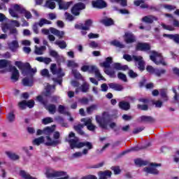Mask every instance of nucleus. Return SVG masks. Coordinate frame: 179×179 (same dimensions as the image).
Returning <instances> with one entry per match:
<instances>
[{
    "label": "nucleus",
    "instance_id": "f257e3e1",
    "mask_svg": "<svg viewBox=\"0 0 179 179\" xmlns=\"http://www.w3.org/2000/svg\"><path fill=\"white\" fill-rule=\"evenodd\" d=\"M66 142H68L70 145L71 149H80V148H84L86 146L88 149H84L83 150V155H87L90 149H93V144L89 141L80 142L79 138L75 136V133L71 132L69 136L66 138Z\"/></svg>",
    "mask_w": 179,
    "mask_h": 179
},
{
    "label": "nucleus",
    "instance_id": "f03ea898",
    "mask_svg": "<svg viewBox=\"0 0 179 179\" xmlns=\"http://www.w3.org/2000/svg\"><path fill=\"white\" fill-rule=\"evenodd\" d=\"M55 90V85H48L46 86L45 92H43L42 95H39L36 97L37 101L41 103V104H43L46 110L49 111L50 114H55V113H57V106H55V105L52 103L47 106V104L48 103V101L47 99H45L44 96H45V97L51 96L52 93H54Z\"/></svg>",
    "mask_w": 179,
    "mask_h": 179
},
{
    "label": "nucleus",
    "instance_id": "7ed1b4c3",
    "mask_svg": "<svg viewBox=\"0 0 179 179\" xmlns=\"http://www.w3.org/2000/svg\"><path fill=\"white\" fill-rule=\"evenodd\" d=\"M96 121L102 129H108V125L111 129H114L116 125L115 122H111V116L108 112H103L102 115H96Z\"/></svg>",
    "mask_w": 179,
    "mask_h": 179
},
{
    "label": "nucleus",
    "instance_id": "20e7f679",
    "mask_svg": "<svg viewBox=\"0 0 179 179\" xmlns=\"http://www.w3.org/2000/svg\"><path fill=\"white\" fill-rule=\"evenodd\" d=\"M50 72L57 78H54L52 80L55 83L62 85V78L65 76V73L62 71L61 66H57V64H52L50 65Z\"/></svg>",
    "mask_w": 179,
    "mask_h": 179
},
{
    "label": "nucleus",
    "instance_id": "39448f33",
    "mask_svg": "<svg viewBox=\"0 0 179 179\" xmlns=\"http://www.w3.org/2000/svg\"><path fill=\"white\" fill-rule=\"evenodd\" d=\"M55 2H57L59 9L64 10H66L73 3L72 1L65 2L62 0H47L44 6L49 9H55Z\"/></svg>",
    "mask_w": 179,
    "mask_h": 179
},
{
    "label": "nucleus",
    "instance_id": "423d86ee",
    "mask_svg": "<svg viewBox=\"0 0 179 179\" xmlns=\"http://www.w3.org/2000/svg\"><path fill=\"white\" fill-rule=\"evenodd\" d=\"M15 66H17L20 71H22V74L24 76L28 75L27 72H29L31 75H33V73H36V72H37V69H31V66H30L29 63L23 64L22 62L16 61L15 62Z\"/></svg>",
    "mask_w": 179,
    "mask_h": 179
},
{
    "label": "nucleus",
    "instance_id": "0eeeda50",
    "mask_svg": "<svg viewBox=\"0 0 179 179\" xmlns=\"http://www.w3.org/2000/svg\"><path fill=\"white\" fill-rule=\"evenodd\" d=\"M123 58L124 59H126V61H128V62H131V61L134 59L135 62H137V64L136 63V65L140 71L145 70V62H143V57H142V56L124 55Z\"/></svg>",
    "mask_w": 179,
    "mask_h": 179
},
{
    "label": "nucleus",
    "instance_id": "6e6552de",
    "mask_svg": "<svg viewBox=\"0 0 179 179\" xmlns=\"http://www.w3.org/2000/svg\"><path fill=\"white\" fill-rule=\"evenodd\" d=\"M83 72H90V73H94L96 78L100 79V80H104V77L100 73V71L96 66H87L85 65L81 67Z\"/></svg>",
    "mask_w": 179,
    "mask_h": 179
},
{
    "label": "nucleus",
    "instance_id": "1a4fd4ad",
    "mask_svg": "<svg viewBox=\"0 0 179 179\" xmlns=\"http://www.w3.org/2000/svg\"><path fill=\"white\" fill-rule=\"evenodd\" d=\"M59 136H61V135L58 131H56L53 134L54 140H52L50 136H46L47 142L45 143L46 146H57V145H60L61 139H59Z\"/></svg>",
    "mask_w": 179,
    "mask_h": 179
},
{
    "label": "nucleus",
    "instance_id": "9d476101",
    "mask_svg": "<svg viewBox=\"0 0 179 179\" xmlns=\"http://www.w3.org/2000/svg\"><path fill=\"white\" fill-rule=\"evenodd\" d=\"M151 55L150 56V58L152 62L156 64L157 65H159V64H162L164 66L167 65L166 64V62H164V59H163V56H162V54L156 52V51H152Z\"/></svg>",
    "mask_w": 179,
    "mask_h": 179
},
{
    "label": "nucleus",
    "instance_id": "9b49d317",
    "mask_svg": "<svg viewBox=\"0 0 179 179\" xmlns=\"http://www.w3.org/2000/svg\"><path fill=\"white\" fill-rule=\"evenodd\" d=\"M14 9L15 10H17L20 13H22V15H24V17L27 19H31V17H33L31 13L24 8L22 5L14 4Z\"/></svg>",
    "mask_w": 179,
    "mask_h": 179
},
{
    "label": "nucleus",
    "instance_id": "f8f14e48",
    "mask_svg": "<svg viewBox=\"0 0 179 179\" xmlns=\"http://www.w3.org/2000/svg\"><path fill=\"white\" fill-rule=\"evenodd\" d=\"M93 21L92 20H87L85 24H77L75 25L76 29H79L80 30H90V27H92V24Z\"/></svg>",
    "mask_w": 179,
    "mask_h": 179
},
{
    "label": "nucleus",
    "instance_id": "ddd939ff",
    "mask_svg": "<svg viewBox=\"0 0 179 179\" xmlns=\"http://www.w3.org/2000/svg\"><path fill=\"white\" fill-rule=\"evenodd\" d=\"M86 8V6H85L83 3H78L74 5V6L71 9V12L73 15H75L76 16H78L80 13V10L83 9H85Z\"/></svg>",
    "mask_w": 179,
    "mask_h": 179
},
{
    "label": "nucleus",
    "instance_id": "4468645a",
    "mask_svg": "<svg viewBox=\"0 0 179 179\" xmlns=\"http://www.w3.org/2000/svg\"><path fill=\"white\" fill-rule=\"evenodd\" d=\"M157 166H162V164H150V167H145L144 168V171L145 173H149L150 174H159V171L156 169L155 167H157Z\"/></svg>",
    "mask_w": 179,
    "mask_h": 179
},
{
    "label": "nucleus",
    "instance_id": "2eb2a0df",
    "mask_svg": "<svg viewBox=\"0 0 179 179\" xmlns=\"http://www.w3.org/2000/svg\"><path fill=\"white\" fill-rule=\"evenodd\" d=\"M10 71L12 72L11 80L13 82H17L19 80V70L15 66H10Z\"/></svg>",
    "mask_w": 179,
    "mask_h": 179
},
{
    "label": "nucleus",
    "instance_id": "dca6fc26",
    "mask_svg": "<svg viewBox=\"0 0 179 179\" xmlns=\"http://www.w3.org/2000/svg\"><path fill=\"white\" fill-rule=\"evenodd\" d=\"M81 122L85 123V125L87 127L89 131H94V129H96V126L92 124V119L90 118L81 119Z\"/></svg>",
    "mask_w": 179,
    "mask_h": 179
},
{
    "label": "nucleus",
    "instance_id": "f3484780",
    "mask_svg": "<svg viewBox=\"0 0 179 179\" xmlns=\"http://www.w3.org/2000/svg\"><path fill=\"white\" fill-rule=\"evenodd\" d=\"M92 3L93 8H97L98 9H103L107 6V3L103 0L92 1Z\"/></svg>",
    "mask_w": 179,
    "mask_h": 179
},
{
    "label": "nucleus",
    "instance_id": "a211bd4d",
    "mask_svg": "<svg viewBox=\"0 0 179 179\" xmlns=\"http://www.w3.org/2000/svg\"><path fill=\"white\" fill-rule=\"evenodd\" d=\"M136 48L138 51H149L150 50V45L146 43H138Z\"/></svg>",
    "mask_w": 179,
    "mask_h": 179
},
{
    "label": "nucleus",
    "instance_id": "6ab92c4d",
    "mask_svg": "<svg viewBox=\"0 0 179 179\" xmlns=\"http://www.w3.org/2000/svg\"><path fill=\"white\" fill-rule=\"evenodd\" d=\"M50 57H53V58H55V59H56L57 62H64V57L59 55L58 52L55 50H50Z\"/></svg>",
    "mask_w": 179,
    "mask_h": 179
},
{
    "label": "nucleus",
    "instance_id": "aec40b11",
    "mask_svg": "<svg viewBox=\"0 0 179 179\" xmlns=\"http://www.w3.org/2000/svg\"><path fill=\"white\" fill-rule=\"evenodd\" d=\"M124 41L127 44H131V43H134L135 36L131 32H126L124 34Z\"/></svg>",
    "mask_w": 179,
    "mask_h": 179
},
{
    "label": "nucleus",
    "instance_id": "412c9836",
    "mask_svg": "<svg viewBox=\"0 0 179 179\" xmlns=\"http://www.w3.org/2000/svg\"><path fill=\"white\" fill-rule=\"evenodd\" d=\"M50 31L52 33V34H54V36H57L59 38H62L64 36H65V32L63 31H59L55 28L50 27Z\"/></svg>",
    "mask_w": 179,
    "mask_h": 179
},
{
    "label": "nucleus",
    "instance_id": "4be33fe9",
    "mask_svg": "<svg viewBox=\"0 0 179 179\" xmlns=\"http://www.w3.org/2000/svg\"><path fill=\"white\" fill-rule=\"evenodd\" d=\"M79 92H83V93H87L89 92V84L85 82L79 88H76V93L78 94Z\"/></svg>",
    "mask_w": 179,
    "mask_h": 179
},
{
    "label": "nucleus",
    "instance_id": "5701e85b",
    "mask_svg": "<svg viewBox=\"0 0 179 179\" xmlns=\"http://www.w3.org/2000/svg\"><path fill=\"white\" fill-rule=\"evenodd\" d=\"M108 86L110 89L116 90L117 92H122V90H124V86L117 83H111L108 84Z\"/></svg>",
    "mask_w": 179,
    "mask_h": 179
},
{
    "label": "nucleus",
    "instance_id": "b1692460",
    "mask_svg": "<svg viewBox=\"0 0 179 179\" xmlns=\"http://www.w3.org/2000/svg\"><path fill=\"white\" fill-rule=\"evenodd\" d=\"M111 171H104L99 172V179H107L111 177Z\"/></svg>",
    "mask_w": 179,
    "mask_h": 179
},
{
    "label": "nucleus",
    "instance_id": "393cba45",
    "mask_svg": "<svg viewBox=\"0 0 179 179\" xmlns=\"http://www.w3.org/2000/svg\"><path fill=\"white\" fill-rule=\"evenodd\" d=\"M34 83V81L33 80V76H31L29 78H24V79H22V85L24 86H33V83Z\"/></svg>",
    "mask_w": 179,
    "mask_h": 179
},
{
    "label": "nucleus",
    "instance_id": "a878e982",
    "mask_svg": "<svg viewBox=\"0 0 179 179\" xmlns=\"http://www.w3.org/2000/svg\"><path fill=\"white\" fill-rule=\"evenodd\" d=\"M142 20L145 23L152 24L155 20H157V19L154 15H146L142 18Z\"/></svg>",
    "mask_w": 179,
    "mask_h": 179
},
{
    "label": "nucleus",
    "instance_id": "bb28decb",
    "mask_svg": "<svg viewBox=\"0 0 179 179\" xmlns=\"http://www.w3.org/2000/svg\"><path fill=\"white\" fill-rule=\"evenodd\" d=\"M8 47L13 52H16V50L19 48V42L17 41H13L11 43L8 44Z\"/></svg>",
    "mask_w": 179,
    "mask_h": 179
},
{
    "label": "nucleus",
    "instance_id": "cd10ccee",
    "mask_svg": "<svg viewBox=\"0 0 179 179\" xmlns=\"http://www.w3.org/2000/svg\"><path fill=\"white\" fill-rule=\"evenodd\" d=\"M119 107L122 110L128 111V110H129V108H131V105L129 104V102L122 101L119 103Z\"/></svg>",
    "mask_w": 179,
    "mask_h": 179
},
{
    "label": "nucleus",
    "instance_id": "c85d7f7f",
    "mask_svg": "<svg viewBox=\"0 0 179 179\" xmlns=\"http://www.w3.org/2000/svg\"><path fill=\"white\" fill-rule=\"evenodd\" d=\"M46 50H47V48L45 46H41V47L35 46L34 52L36 55H43V54H44V52Z\"/></svg>",
    "mask_w": 179,
    "mask_h": 179
},
{
    "label": "nucleus",
    "instance_id": "c756f323",
    "mask_svg": "<svg viewBox=\"0 0 179 179\" xmlns=\"http://www.w3.org/2000/svg\"><path fill=\"white\" fill-rule=\"evenodd\" d=\"M164 37H168V38H170L171 40H173V41H175V43H176L177 44H179V34H164Z\"/></svg>",
    "mask_w": 179,
    "mask_h": 179
},
{
    "label": "nucleus",
    "instance_id": "7c9ffc66",
    "mask_svg": "<svg viewBox=\"0 0 179 179\" xmlns=\"http://www.w3.org/2000/svg\"><path fill=\"white\" fill-rule=\"evenodd\" d=\"M36 61L43 62L46 65H48L52 60L50 57H38L36 58Z\"/></svg>",
    "mask_w": 179,
    "mask_h": 179
},
{
    "label": "nucleus",
    "instance_id": "2f4dec72",
    "mask_svg": "<svg viewBox=\"0 0 179 179\" xmlns=\"http://www.w3.org/2000/svg\"><path fill=\"white\" fill-rule=\"evenodd\" d=\"M113 66L114 69H116L117 71H127V69H128V66H122L120 63H115Z\"/></svg>",
    "mask_w": 179,
    "mask_h": 179
},
{
    "label": "nucleus",
    "instance_id": "473e14b6",
    "mask_svg": "<svg viewBox=\"0 0 179 179\" xmlns=\"http://www.w3.org/2000/svg\"><path fill=\"white\" fill-rule=\"evenodd\" d=\"M5 154L11 160H19V159H20L19 155L10 152V151H6Z\"/></svg>",
    "mask_w": 179,
    "mask_h": 179
},
{
    "label": "nucleus",
    "instance_id": "72a5a7b5",
    "mask_svg": "<svg viewBox=\"0 0 179 179\" xmlns=\"http://www.w3.org/2000/svg\"><path fill=\"white\" fill-rule=\"evenodd\" d=\"M101 23L105 26H112L114 24V21L111 18H105L101 20Z\"/></svg>",
    "mask_w": 179,
    "mask_h": 179
},
{
    "label": "nucleus",
    "instance_id": "f704fd0d",
    "mask_svg": "<svg viewBox=\"0 0 179 179\" xmlns=\"http://www.w3.org/2000/svg\"><path fill=\"white\" fill-rule=\"evenodd\" d=\"M15 5L13 6V8H10L8 10L9 13L10 15V16H12L13 17H15V19H19V15L17 14V10H15L14 8Z\"/></svg>",
    "mask_w": 179,
    "mask_h": 179
},
{
    "label": "nucleus",
    "instance_id": "c9c22d12",
    "mask_svg": "<svg viewBox=\"0 0 179 179\" xmlns=\"http://www.w3.org/2000/svg\"><path fill=\"white\" fill-rule=\"evenodd\" d=\"M140 118L143 122H155V119H153V117L150 116L143 115V116H141Z\"/></svg>",
    "mask_w": 179,
    "mask_h": 179
},
{
    "label": "nucleus",
    "instance_id": "e433bc0d",
    "mask_svg": "<svg viewBox=\"0 0 179 179\" xmlns=\"http://www.w3.org/2000/svg\"><path fill=\"white\" fill-rule=\"evenodd\" d=\"M55 44L58 45L62 50H65L66 47V42H65V41H56Z\"/></svg>",
    "mask_w": 179,
    "mask_h": 179
},
{
    "label": "nucleus",
    "instance_id": "4c0bfd02",
    "mask_svg": "<svg viewBox=\"0 0 179 179\" xmlns=\"http://www.w3.org/2000/svg\"><path fill=\"white\" fill-rule=\"evenodd\" d=\"M51 21L45 19V18H41L40 21L38 22V26L40 27H43L44 24H51Z\"/></svg>",
    "mask_w": 179,
    "mask_h": 179
},
{
    "label": "nucleus",
    "instance_id": "58836bf2",
    "mask_svg": "<svg viewBox=\"0 0 179 179\" xmlns=\"http://www.w3.org/2000/svg\"><path fill=\"white\" fill-rule=\"evenodd\" d=\"M165 16H166V17H170V20H173V24L175 27H179V21L174 19V17H173L171 14H165Z\"/></svg>",
    "mask_w": 179,
    "mask_h": 179
},
{
    "label": "nucleus",
    "instance_id": "ea45409f",
    "mask_svg": "<svg viewBox=\"0 0 179 179\" xmlns=\"http://www.w3.org/2000/svg\"><path fill=\"white\" fill-rule=\"evenodd\" d=\"M41 143H44V137L41 136L38 138H35L33 141V145H36L37 146L41 145Z\"/></svg>",
    "mask_w": 179,
    "mask_h": 179
},
{
    "label": "nucleus",
    "instance_id": "a19ab883",
    "mask_svg": "<svg viewBox=\"0 0 179 179\" xmlns=\"http://www.w3.org/2000/svg\"><path fill=\"white\" fill-rule=\"evenodd\" d=\"M8 65H10V61H8L6 59L0 60V69H2V68H6Z\"/></svg>",
    "mask_w": 179,
    "mask_h": 179
},
{
    "label": "nucleus",
    "instance_id": "79ce46f5",
    "mask_svg": "<svg viewBox=\"0 0 179 179\" xmlns=\"http://www.w3.org/2000/svg\"><path fill=\"white\" fill-rule=\"evenodd\" d=\"M134 5H136V6H141L143 9L148 8V4L143 3V1H134Z\"/></svg>",
    "mask_w": 179,
    "mask_h": 179
},
{
    "label": "nucleus",
    "instance_id": "37998d69",
    "mask_svg": "<svg viewBox=\"0 0 179 179\" xmlns=\"http://www.w3.org/2000/svg\"><path fill=\"white\" fill-rule=\"evenodd\" d=\"M85 123L84 124H80L77 126H74V129L76 131H77V132H78V134H80V135H83V131H82V129L83 128V127H85Z\"/></svg>",
    "mask_w": 179,
    "mask_h": 179
},
{
    "label": "nucleus",
    "instance_id": "c03bdc74",
    "mask_svg": "<svg viewBox=\"0 0 179 179\" xmlns=\"http://www.w3.org/2000/svg\"><path fill=\"white\" fill-rule=\"evenodd\" d=\"M166 73V69H155V73L156 76L160 77L162 75H164Z\"/></svg>",
    "mask_w": 179,
    "mask_h": 179
},
{
    "label": "nucleus",
    "instance_id": "a18cd8bd",
    "mask_svg": "<svg viewBox=\"0 0 179 179\" xmlns=\"http://www.w3.org/2000/svg\"><path fill=\"white\" fill-rule=\"evenodd\" d=\"M96 110H97V105L93 104L87 108V113L88 114H92V113H93V111H96Z\"/></svg>",
    "mask_w": 179,
    "mask_h": 179
},
{
    "label": "nucleus",
    "instance_id": "49530a36",
    "mask_svg": "<svg viewBox=\"0 0 179 179\" xmlns=\"http://www.w3.org/2000/svg\"><path fill=\"white\" fill-rule=\"evenodd\" d=\"M134 163H135L136 166H146V164H148V162H146V161H143V160L139 159H136L134 161Z\"/></svg>",
    "mask_w": 179,
    "mask_h": 179
},
{
    "label": "nucleus",
    "instance_id": "de8ad7c7",
    "mask_svg": "<svg viewBox=\"0 0 179 179\" xmlns=\"http://www.w3.org/2000/svg\"><path fill=\"white\" fill-rule=\"evenodd\" d=\"M54 131H55L54 127H47L45 129H43V134L45 135H51V134H52Z\"/></svg>",
    "mask_w": 179,
    "mask_h": 179
},
{
    "label": "nucleus",
    "instance_id": "09e8293b",
    "mask_svg": "<svg viewBox=\"0 0 179 179\" xmlns=\"http://www.w3.org/2000/svg\"><path fill=\"white\" fill-rule=\"evenodd\" d=\"M72 73L76 78V79H82V74L78 71L76 69H73L72 70Z\"/></svg>",
    "mask_w": 179,
    "mask_h": 179
},
{
    "label": "nucleus",
    "instance_id": "8fccbe9b",
    "mask_svg": "<svg viewBox=\"0 0 179 179\" xmlns=\"http://www.w3.org/2000/svg\"><path fill=\"white\" fill-rule=\"evenodd\" d=\"M105 73H106V75H109V76H110L111 78L115 77V71H114V70L107 69L105 70Z\"/></svg>",
    "mask_w": 179,
    "mask_h": 179
},
{
    "label": "nucleus",
    "instance_id": "3c124183",
    "mask_svg": "<svg viewBox=\"0 0 179 179\" xmlns=\"http://www.w3.org/2000/svg\"><path fill=\"white\" fill-rule=\"evenodd\" d=\"M9 23L10 26H14V27H20V22L17 20H10Z\"/></svg>",
    "mask_w": 179,
    "mask_h": 179
},
{
    "label": "nucleus",
    "instance_id": "603ef678",
    "mask_svg": "<svg viewBox=\"0 0 179 179\" xmlns=\"http://www.w3.org/2000/svg\"><path fill=\"white\" fill-rule=\"evenodd\" d=\"M54 120L52 117H45L42 120V123L44 124V125H47V124H51V122H53Z\"/></svg>",
    "mask_w": 179,
    "mask_h": 179
},
{
    "label": "nucleus",
    "instance_id": "864d4df0",
    "mask_svg": "<svg viewBox=\"0 0 179 179\" xmlns=\"http://www.w3.org/2000/svg\"><path fill=\"white\" fill-rule=\"evenodd\" d=\"M111 44L113 45H115V47H119V48H124V47H125L124 45H123L122 43H120V41H113L111 42Z\"/></svg>",
    "mask_w": 179,
    "mask_h": 179
},
{
    "label": "nucleus",
    "instance_id": "5fc2aeb1",
    "mask_svg": "<svg viewBox=\"0 0 179 179\" xmlns=\"http://www.w3.org/2000/svg\"><path fill=\"white\" fill-rule=\"evenodd\" d=\"M1 29L3 30V33H6L8 30H10V26L9 25V24H3L1 25Z\"/></svg>",
    "mask_w": 179,
    "mask_h": 179
},
{
    "label": "nucleus",
    "instance_id": "6e6d98bb",
    "mask_svg": "<svg viewBox=\"0 0 179 179\" xmlns=\"http://www.w3.org/2000/svg\"><path fill=\"white\" fill-rule=\"evenodd\" d=\"M7 118L10 122H13V121H15V114L13 113V112H10V113H8Z\"/></svg>",
    "mask_w": 179,
    "mask_h": 179
},
{
    "label": "nucleus",
    "instance_id": "4d7b16f0",
    "mask_svg": "<svg viewBox=\"0 0 179 179\" xmlns=\"http://www.w3.org/2000/svg\"><path fill=\"white\" fill-rule=\"evenodd\" d=\"M57 110L60 114H65L66 113V109L65 108V106L62 105L59 106Z\"/></svg>",
    "mask_w": 179,
    "mask_h": 179
},
{
    "label": "nucleus",
    "instance_id": "13d9d810",
    "mask_svg": "<svg viewBox=\"0 0 179 179\" xmlns=\"http://www.w3.org/2000/svg\"><path fill=\"white\" fill-rule=\"evenodd\" d=\"M18 106L20 110H24L26 107H27V104L26 103V100H24L18 103Z\"/></svg>",
    "mask_w": 179,
    "mask_h": 179
},
{
    "label": "nucleus",
    "instance_id": "bf43d9fd",
    "mask_svg": "<svg viewBox=\"0 0 179 179\" xmlns=\"http://www.w3.org/2000/svg\"><path fill=\"white\" fill-rule=\"evenodd\" d=\"M41 75L42 76H45L46 78H50V72L48 71V69H44L41 71Z\"/></svg>",
    "mask_w": 179,
    "mask_h": 179
},
{
    "label": "nucleus",
    "instance_id": "052dcab7",
    "mask_svg": "<svg viewBox=\"0 0 179 179\" xmlns=\"http://www.w3.org/2000/svg\"><path fill=\"white\" fill-rule=\"evenodd\" d=\"M163 6L165 9H167L168 10H174L176 8L175 6L170 4H164Z\"/></svg>",
    "mask_w": 179,
    "mask_h": 179
},
{
    "label": "nucleus",
    "instance_id": "680f3d73",
    "mask_svg": "<svg viewBox=\"0 0 179 179\" xmlns=\"http://www.w3.org/2000/svg\"><path fill=\"white\" fill-rule=\"evenodd\" d=\"M117 78L121 80H123V82H127V76L122 73H119L117 74Z\"/></svg>",
    "mask_w": 179,
    "mask_h": 179
},
{
    "label": "nucleus",
    "instance_id": "e2e57ef3",
    "mask_svg": "<svg viewBox=\"0 0 179 179\" xmlns=\"http://www.w3.org/2000/svg\"><path fill=\"white\" fill-rule=\"evenodd\" d=\"M160 95L162 99H165V100H167V90H161Z\"/></svg>",
    "mask_w": 179,
    "mask_h": 179
},
{
    "label": "nucleus",
    "instance_id": "0e129e2a",
    "mask_svg": "<svg viewBox=\"0 0 179 179\" xmlns=\"http://www.w3.org/2000/svg\"><path fill=\"white\" fill-rule=\"evenodd\" d=\"M68 66H71L72 68H78L79 65L78 63L75 62L74 61H69Z\"/></svg>",
    "mask_w": 179,
    "mask_h": 179
},
{
    "label": "nucleus",
    "instance_id": "69168bd1",
    "mask_svg": "<svg viewBox=\"0 0 179 179\" xmlns=\"http://www.w3.org/2000/svg\"><path fill=\"white\" fill-rule=\"evenodd\" d=\"M26 103L29 108H33L34 107V100L26 101Z\"/></svg>",
    "mask_w": 179,
    "mask_h": 179
},
{
    "label": "nucleus",
    "instance_id": "338daca9",
    "mask_svg": "<svg viewBox=\"0 0 179 179\" xmlns=\"http://www.w3.org/2000/svg\"><path fill=\"white\" fill-rule=\"evenodd\" d=\"M111 169L114 171V174H120L121 173V169L119 166H113Z\"/></svg>",
    "mask_w": 179,
    "mask_h": 179
},
{
    "label": "nucleus",
    "instance_id": "774afa93",
    "mask_svg": "<svg viewBox=\"0 0 179 179\" xmlns=\"http://www.w3.org/2000/svg\"><path fill=\"white\" fill-rule=\"evenodd\" d=\"M82 179H97V177L93 175H88L83 177Z\"/></svg>",
    "mask_w": 179,
    "mask_h": 179
}]
</instances>
